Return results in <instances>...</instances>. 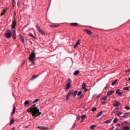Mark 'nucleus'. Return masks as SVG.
<instances>
[{
	"label": "nucleus",
	"mask_w": 130,
	"mask_h": 130,
	"mask_svg": "<svg viewBox=\"0 0 130 130\" xmlns=\"http://www.w3.org/2000/svg\"><path fill=\"white\" fill-rule=\"evenodd\" d=\"M86 88V83H82V89H84Z\"/></svg>",
	"instance_id": "nucleus-30"
},
{
	"label": "nucleus",
	"mask_w": 130,
	"mask_h": 130,
	"mask_svg": "<svg viewBox=\"0 0 130 130\" xmlns=\"http://www.w3.org/2000/svg\"><path fill=\"white\" fill-rule=\"evenodd\" d=\"M36 54L33 51L31 52V54L29 55V59L32 62H34L35 61V57Z\"/></svg>",
	"instance_id": "nucleus-2"
},
{
	"label": "nucleus",
	"mask_w": 130,
	"mask_h": 130,
	"mask_svg": "<svg viewBox=\"0 0 130 130\" xmlns=\"http://www.w3.org/2000/svg\"><path fill=\"white\" fill-rule=\"evenodd\" d=\"M81 94H82V91H80L78 92L77 94V96H80V95H81Z\"/></svg>",
	"instance_id": "nucleus-43"
},
{
	"label": "nucleus",
	"mask_w": 130,
	"mask_h": 130,
	"mask_svg": "<svg viewBox=\"0 0 130 130\" xmlns=\"http://www.w3.org/2000/svg\"><path fill=\"white\" fill-rule=\"evenodd\" d=\"M128 72H130V69L128 70Z\"/></svg>",
	"instance_id": "nucleus-53"
},
{
	"label": "nucleus",
	"mask_w": 130,
	"mask_h": 130,
	"mask_svg": "<svg viewBox=\"0 0 130 130\" xmlns=\"http://www.w3.org/2000/svg\"><path fill=\"white\" fill-rule=\"evenodd\" d=\"M80 43H81V41L80 40H79L77 42L76 44L74 45V48H75V49L77 48V47H78L79 46V45H80Z\"/></svg>",
	"instance_id": "nucleus-8"
},
{
	"label": "nucleus",
	"mask_w": 130,
	"mask_h": 130,
	"mask_svg": "<svg viewBox=\"0 0 130 130\" xmlns=\"http://www.w3.org/2000/svg\"><path fill=\"white\" fill-rule=\"evenodd\" d=\"M115 130H119L118 129H115Z\"/></svg>",
	"instance_id": "nucleus-56"
},
{
	"label": "nucleus",
	"mask_w": 130,
	"mask_h": 130,
	"mask_svg": "<svg viewBox=\"0 0 130 130\" xmlns=\"http://www.w3.org/2000/svg\"><path fill=\"white\" fill-rule=\"evenodd\" d=\"M27 111L31 113L32 116H35V117H37L42 114L41 112L39 111V109L36 106V104L31 105L30 108L27 110Z\"/></svg>",
	"instance_id": "nucleus-1"
},
{
	"label": "nucleus",
	"mask_w": 130,
	"mask_h": 130,
	"mask_svg": "<svg viewBox=\"0 0 130 130\" xmlns=\"http://www.w3.org/2000/svg\"><path fill=\"white\" fill-rule=\"evenodd\" d=\"M70 88H71V82H69L67 84V89H70Z\"/></svg>",
	"instance_id": "nucleus-19"
},
{
	"label": "nucleus",
	"mask_w": 130,
	"mask_h": 130,
	"mask_svg": "<svg viewBox=\"0 0 130 130\" xmlns=\"http://www.w3.org/2000/svg\"><path fill=\"white\" fill-rule=\"evenodd\" d=\"M124 90H125V91H128V90H129V87H126L124 88Z\"/></svg>",
	"instance_id": "nucleus-34"
},
{
	"label": "nucleus",
	"mask_w": 130,
	"mask_h": 130,
	"mask_svg": "<svg viewBox=\"0 0 130 130\" xmlns=\"http://www.w3.org/2000/svg\"><path fill=\"white\" fill-rule=\"evenodd\" d=\"M117 81H118V80L116 79L114 82H113L112 83V85L114 86V85H115V84H116V83H117Z\"/></svg>",
	"instance_id": "nucleus-25"
},
{
	"label": "nucleus",
	"mask_w": 130,
	"mask_h": 130,
	"mask_svg": "<svg viewBox=\"0 0 130 130\" xmlns=\"http://www.w3.org/2000/svg\"><path fill=\"white\" fill-rule=\"evenodd\" d=\"M102 104H105V102L102 103Z\"/></svg>",
	"instance_id": "nucleus-51"
},
{
	"label": "nucleus",
	"mask_w": 130,
	"mask_h": 130,
	"mask_svg": "<svg viewBox=\"0 0 130 130\" xmlns=\"http://www.w3.org/2000/svg\"><path fill=\"white\" fill-rule=\"evenodd\" d=\"M16 25H17V18H15L12 22V26L11 30H15V28H16Z\"/></svg>",
	"instance_id": "nucleus-4"
},
{
	"label": "nucleus",
	"mask_w": 130,
	"mask_h": 130,
	"mask_svg": "<svg viewBox=\"0 0 130 130\" xmlns=\"http://www.w3.org/2000/svg\"><path fill=\"white\" fill-rule=\"evenodd\" d=\"M121 114H122V112H117V115H118V116H120V115H121Z\"/></svg>",
	"instance_id": "nucleus-29"
},
{
	"label": "nucleus",
	"mask_w": 130,
	"mask_h": 130,
	"mask_svg": "<svg viewBox=\"0 0 130 130\" xmlns=\"http://www.w3.org/2000/svg\"><path fill=\"white\" fill-rule=\"evenodd\" d=\"M122 130H130V127L128 126H124L122 127Z\"/></svg>",
	"instance_id": "nucleus-13"
},
{
	"label": "nucleus",
	"mask_w": 130,
	"mask_h": 130,
	"mask_svg": "<svg viewBox=\"0 0 130 130\" xmlns=\"http://www.w3.org/2000/svg\"><path fill=\"white\" fill-rule=\"evenodd\" d=\"M6 12H7V10L4 9L1 14V16H4V15H5V14H6Z\"/></svg>",
	"instance_id": "nucleus-26"
},
{
	"label": "nucleus",
	"mask_w": 130,
	"mask_h": 130,
	"mask_svg": "<svg viewBox=\"0 0 130 130\" xmlns=\"http://www.w3.org/2000/svg\"><path fill=\"white\" fill-rule=\"evenodd\" d=\"M12 130H15V127H13Z\"/></svg>",
	"instance_id": "nucleus-49"
},
{
	"label": "nucleus",
	"mask_w": 130,
	"mask_h": 130,
	"mask_svg": "<svg viewBox=\"0 0 130 130\" xmlns=\"http://www.w3.org/2000/svg\"><path fill=\"white\" fill-rule=\"evenodd\" d=\"M118 120V119H117V118H115L114 120H113V122L114 123H116V122H117V121Z\"/></svg>",
	"instance_id": "nucleus-33"
},
{
	"label": "nucleus",
	"mask_w": 130,
	"mask_h": 130,
	"mask_svg": "<svg viewBox=\"0 0 130 130\" xmlns=\"http://www.w3.org/2000/svg\"><path fill=\"white\" fill-rule=\"evenodd\" d=\"M6 38H7L8 39L11 38V37H12V33H11V32H8V33L6 34Z\"/></svg>",
	"instance_id": "nucleus-10"
},
{
	"label": "nucleus",
	"mask_w": 130,
	"mask_h": 130,
	"mask_svg": "<svg viewBox=\"0 0 130 130\" xmlns=\"http://www.w3.org/2000/svg\"><path fill=\"white\" fill-rule=\"evenodd\" d=\"M103 113V111L100 112L98 113V114L96 115V117H99L101 116V115H102Z\"/></svg>",
	"instance_id": "nucleus-21"
},
{
	"label": "nucleus",
	"mask_w": 130,
	"mask_h": 130,
	"mask_svg": "<svg viewBox=\"0 0 130 130\" xmlns=\"http://www.w3.org/2000/svg\"><path fill=\"white\" fill-rule=\"evenodd\" d=\"M71 25L74 27H77V26H79V24L78 23H71Z\"/></svg>",
	"instance_id": "nucleus-18"
},
{
	"label": "nucleus",
	"mask_w": 130,
	"mask_h": 130,
	"mask_svg": "<svg viewBox=\"0 0 130 130\" xmlns=\"http://www.w3.org/2000/svg\"><path fill=\"white\" fill-rule=\"evenodd\" d=\"M38 128H40V129H42V128H43V127H42L41 126H38Z\"/></svg>",
	"instance_id": "nucleus-44"
},
{
	"label": "nucleus",
	"mask_w": 130,
	"mask_h": 130,
	"mask_svg": "<svg viewBox=\"0 0 130 130\" xmlns=\"http://www.w3.org/2000/svg\"><path fill=\"white\" fill-rule=\"evenodd\" d=\"M19 38H20L21 41H22V42H23V43H25V40H24V37H23L22 35H20Z\"/></svg>",
	"instance_id": "nucleus-12"
},
{
	"label": "nucleus",
	"mask_w": 130,
	"mask_h": 130,
	"mask_svg": "<svg viewBox=\"0 0 130 130\" xmlns=\"http://www.w3.org/2000/svg\"><path fill=\"white\" fill-rule=\"evenodd\" d=\"M79 119H80V115H78L77 116V120H79Z\"/></svg>",
	"instance_id": "nucleus-46"
},
{
	"label": "nucleus",
	"mask_w": 130,
	"mask_h": 130,
	"mask_svg": "<svg viewBox=\"0 0 130 130\" xmlns=\"http://www.w3.org/2000/svg\"><path fill=\"white\" fill-rule=\"evenodd\" d=\"M48 130L49 129V128H48V127H43V128H42V130Z\"/></svg>",
	"instance_id": "nucleus-31"
},
{
	"label": "nucleus",
	"mask_w": 130,
	"mask_h": 130,
	"mask_svg": "<svg viewBox=\"0 0 130 130\" xmlns=\"http://www.w3.org/2000/svg\"><path fill=\"white\" fill-rule=\"evenodd\" d=\"M51 28H56L57 27H59V24H53L50 25Z\"/></svg>",
	"instance_id": "nucleus-11"
},
{
	"label": "nucleus",
	"mask_w": 130,
	"mask_h": 130,
	"mask_svg": "<svg viewBox=\"0 0 130 130\" xmlns=\"http://www.w3.org/2000/svg\"><path fill=\"white\" fill-rule=\"evenodd\" d=\"M118 125H120V124H118Z\"/></svg>",
	"instance_id": "nucleus-58"
},
{
	"label": "nucleus",
	"mask_w": 130,
	"mask_h": 130,
	"mask_svg": "<svg viewBox=\"0 0 130 130\" xmlns=\"http://www.w3.org/2000/svg\"><path fill=\"white\" fill-rule=\"evenodd\" d=\"M17 5H18V7H19V6H20V3L18 2V3H17Z\"/></svg>",
	"instance_id": "nucleus-48"
},
{
	"label": "nucleus",
	"mask_w": 130,
	"mask_h": 130,
	"mask_svg": "<svg viewBox=\"0 0 130 130\" xmlns=\"http://www.w3.org/2000/svg\"><path fill=\"white\" fill-rule=\"evenodd\" d=\"M75 124H76V123H74V124L73 127H74L75 126Z\"/></svg>",
	"instance_id": "nucleus-52"
},
{
	"label": "nucleus",
	"mask_w": 130,
	"mask_h": 130,
	"mask_svg": "<svg viewBox=\"0 0 130 130\" xmlns=\"http://www.w3.org/2000/svg\"><path fill=\"white\" fill-rule=\"evenodd\" d=\"M129 115V113H125L124 114V115L122 116L123 118H126V117H127V116Z\"/></svg>",
	"instance_id": "nucleus-15"
},
{
	"label": "nucleus",
	"mask_w": 130,
	"mask_h": 130,
	"mask_svg": "<svg viewBox=\"0 0 130 130\" xmlns=\"http://www.w3.org/2000/svg\"><path fill=\"white\" fill-rule=\"evenodd\" d=\"M95 127H96V126L94 125H92L91 126L90 129H94V128H95Z\"/></svg>",
	"instance_id": "nucleus-35"
},
{
	"label": "nucleus",
	"mask_w": 130,
	"mask_h": 130,
	"mask_svg": "<svg viewBox=\"0 0 130 130\" xmlns=\"http://www.w3.org/2000/svg\"><path fill=\"white\" fill-rule=\"evenodd\" d=\"M68 81H71V79H68Z\"/></svg>",
	"instance_id": "nucleus-54"
},
{
	"label": "nucleus",
	"mask_w": 130,
	"mask_h": 130,
	"mask_svg": "<svg viewBox=\"0 0 130 130\" xmlns=\"http://www.w3.org/2000/svg\"><path fill=\"white\" fill-rule=\"evenodd\" d=\"M15 112H16V107H14L13 109V111L11 113V115H13V114H15Z\"/></svg>",
	"instance_id": "nucleus-20"
},
{
	"label": "nucleus",
	"mask_w": 130,
	"mask_h": 130,
	"mask_svg": "<svg viewBox=\"0 0 130 130\" xmlns=\"http://www.w3.org/2000/svg\"><path fill=\"white\" fill-rule=\"evenodd\" d=\"M32 64H35V63H34V61L32 62Z\"/></svg>",
	"instance_id": "nucleus-50"
},
{
	"label": "nucleus",
	"mask_w": 130,
	"mask_h": 130,
	"mask_svg": "<svg viewBox=\"0 0 130 130\" xmlns=\"http://www.w3.org/2000/svg\"><path fill=\"white\" fill-rule=\"evenodd\" d=\"M13 123H15V120L12 119L11 122H10V124H13Z\"/></svg>",
	"instance_id": "nucleus-36"
},
{
	"label": "nucleus",
	"mask_w": 130,
	"mask_h": 130,
	"mask_svg": "<svg viewBox=\"0 0 130 130\" xmlns=\"http://www.w3.org/2000/svg\"><path fill=\"white\" fill-rule=\"evenodd\" d=\"M116 94H117V95H118L119 96H121V95H122V94H123V92H120V90L118 89V90H117V91L116 92Z\"/></svg>",
	"instance_id": "nucleus-9"
},
{
	"label": "nucleus",
	"mask_w": 130,
	"mask_h": 130,
	"mask_svg": "<svg viewBox=\"0 0 130 130\" xmlns=\"http://www.w3.org/2000/svg\"><path fill=\"white\" fill-rule=\"evenodd\" d=\"M86 117H87V116L86 115H83L82 116H81V118L82 120H84V119H85Z\"/></svg>",
	"instance_id": "nucleus-23"
},
{
	"label": "nucleus",
	"mask_w": 130,
	"mask_h": 130,
	"mask_svg": "<svg viewBox=\"0 0 130 130\" xmlns=\"http://www.w3.org/2000/svg\"><path fill=\"white\" fill-rule=\"evenodd\" d=\"M86 90H87V89H85V91H86Z\"/></svg>",
	"instance_id": "nucleus-57"
},
{
	"label": "nucleus",
	"mask_w": 130,
	"mask_h": 130,
	"mask_svg": "<svg viewBox=\"0 0 130 130\" xmlns=\"http://www.w3.org/2000/svg\"><path fill=\"white\" fill-rule=\"evenodd\" d=\"M12 1L13 8H14L15 7V0H12Z\"/></svg>",
	"instance_id": "nucleus-32"
},
{
	"label": "nucleus",
	"mask_w": 130,
	"mask_h": 130,
	"mask_svg": "<svg viewBox=\"0 0 130 130\" xmlns=\"http://www.w3.org/2000/svg\"><path fill=\"white\" fill-rule=\"evenodd\" d=\"M73 93V91H69L67 94V95L66 96V100L67 101H69V99L70 98V96H71V95H72V94Z\"/></svg>",
	"instance_id": "nucleus-5"
},
{
	"label": "nucleus",
	"mask_w": 130,
	"mask_h": 130,
	"mask_svg": "<svg viewBox=\"0 0 130 130\" xmlns=\"http://www.w3.org/2000/svg\"><path fill=\"white\" fill-rule=\"evenodd\" d=\"M14 19H16V11L14 12Z\"/></svg>",
	"instance_id": "nucleus-45"
},
{
	"label": "nucleus",
	"mask_w": 130,
	"mask_h": 130,
	"mask_svg": "<svg viewBox=\"0 0 130 130\" xmlns=\"http://www.w3.org/2000/svg\"><path fill=\"white\" fill-rule=\"evenodd\" d=\"M28 104H29V101H26L24 102V105H28Z\"/></svg>",
	"instance_id": "nucleus-37"
},
{
	"label": "nucleus",
	"mask_w": 130,
	"mask_h": 130,
	"mask_svg": "<svg viewBox=\"0 0 130 130\" xmlns=\"http://www.w3.org/2000/svg\"><path fill=\"white\" fill-rule=\"evenodd\" d=\"M29 36H30V37H32V38H34L35 39H36V38H35V37H34V36H33V34H30Z\"/></svg>",
	"instance_id": "nucleus-39"
},
{
	"label": "nucleus",
	"mask_w": 130,
	"mask_h": 130,
	"mask_svg": "<svg viewBox=\"0 0 130 130\" xmlns=\"http://www.w3.org/2000/svg\"><path fill=\"white\" fill-rule=\"evenodd\" d=\"M106 99H107V96H104L102 98V100L104 101L106 100Z\"/></svg>",
	"instance_id": "nucleus-41"
},
{
	"label": "nucleus",
	"mask_w": 130,
	"mask_h": 130,
	"mask_svg": "<svg viewBox=\"0 0 130 130\" xmlns=\"http://www.w3.org/2000/svg\"><path fill=\"white\" fill-rule=\"evenodd\" d=\"M113 106L117 107H118V106H120V103H119V102H118L117 101H115L113 103Z\"/></svg>",
	"instance_id": "nucleus-7"
},
{
	"label": "nucleus",
	"mask_w": 130,
	"mask_h": 130,
	"mask_svg": "<svg viewBox=\"0 0 130 130\" xmlns=\"http://www.w3.org/2000/svg\"><path fill=\"white\" fill-rule=\"evenodd\" d=\"M37 77H38V75H33L32 76V78L30 79V80H34V79H36V78H37Z\"/></svg>",
	"instance_id": "nucleus-24"
},
{
	"label": "nucleus",
	"mask_w": 130,
	"mask_h": 130,
	"mask_svg": "<svg viewBox=\"0 0 130 130\" xmlns=\"http://www.w3.org/2000/svg\"><path fill=\"white\" fill-rule=\"evenodd\" d=\"M117 110H118V108H116V109L114 110L113 113H115Z\"/></svg>",
	"instance_id": "nucleus-38"
},
{
	"label": "nucleus",
	"mask_w": 130,
	"mask_h": 130,
	"mask_svg": "<svg viewBox=\"0 0 130 130\" xmlns=\"http://www.w3.org/2000/svg\"><path fill=\"white\" fill-rule=\"evenodd\" d=\"M12 37L13 38V39H16V30H15V29H13L12 30Z\"/></svg>",
	"instance_id": "nucleus-6"
},
{
	"label": "nucleus",
	"mask_w": 130,
	"mask_h": 130,
	"mask_svg": "<svg viewBox=\"0 0 130 130\" xmlns=\"http://www.w3.org/2000/svg\"><path fill=\"white\" fill-rule=\"evenodd\" d=\"M37 28L39 32L40 33V34H41V35H43V36L46 35V34L45 33V32H44L43 30L40 28V27H39V25H38V24H37Z\"/></svg>",
	"instance_id": "nucleus-3"
},
{
	"label": "nucleus",
	"mask_w": 130,
	"mask_h": 130,
	"mask_svg": "<svg viewBox=\"0 0 130 130\" xmlns=\"http://www.w3.org/2000/svg\"><path fill=\"white\" fill-rule=\"evenodd\" d=\"M96 109L97 108L96 107H94L92 109V111L94 112V111H96Z\"/></svg>",
	"instance_id": "nucleus-42"
},
{
	"label": "nucleus",
	"mask_w": 130,
	"mask_h": 130,
	"mask_svg": "<svg viewBox=\"0 0 130 130\" xmlns=\"http://www.w3.org/2000/svg\"><path fill=\"white\" fill-rule=\"evenodd\" d=\"M38 101H40V99H37L33 102L32 104H34V103H37V102H38Z\"/></svg>",
	"instance_id": "nucleus-27"
},
{
	"label": "nucleus",
	"mask_w": 130,
	"mask_h": 130,
	"mask_svg": "<svg viewBox=\"0 0 130 130\" xmlns=\"http://www.w3.org/2000/svg\"><path fill=\"white\" fill-rule=\"evenodd\" d=\"M114 93V91L111 90V91L108 92L107 95L108 96H111V95H112V94H113Z\"/></svg>",
	"instance_id": "nucleus-17"
},
{
	"label": "nucleus",
	"mask_w": 130,
	"mask_h": 130,
	"mask_svg": "<svg viewBox=\"0 0 130 130\" xmlns=\"http://www.w3.org/2000/svg\"><path fill=\"white\" fill-rule=\"evenodd\" d=\"M125 109H127V110H129L130 109V107L127 106H125Z\"/></svg>",
	"instance_id": "nucleus-40"
},
{
	"label": "nucleus",
	"mask_w": 130,
	"mask_h": 130,
	"mask_svg": "<svg viewBox=\"0 0 130 130\" xmlns=\"http://www.w3.org/2000/svg\"><path fill=\"white\" fill-rule=\"evenodd\" d=\"M111 122V120H107L106 121H105L104 122V123H110Z\"/></svg>",
	"instance_id": "nucleus-28"
},
{
	"label": "nucleus",
	"mask_w": 130,
	"mask_h": 130,
	"mask_svg": "<svg viewBox=\"0 0 130 130\" xmlns=\"http://www.w3.org/2000/svg\"><path fill=\"white\" fill-rule=\"evenodd\" d=\"M25 64V63H24V62H23L22 64Z\"/></svg>",
	"instance_id": "nucleus-55"
},
{
	"label": "nucleus",
	"mask_w": 130,
	"mask_h": 130,
	"mask_svg": "<svg viewBox=\"0 0 130 130\" xmlns=\"http://www.w3.org/2000/svg\"><path fill=\"white\" fill-rule=\"evenodd\" d=\"M118 125H120V124H118Z\"/></svg>",
	"instance_id": "nucleus-59"
},
{
	"label": "nucleus",
	"mask_w": 130,
	"mask_h": 130,
	"mask_svg": "<svg viewBox=\"0 0 130 130\" xmlns=\"http://www.w3.org/2000/svg\"><path fill=\"white\" fill-rule=\"evenodd\" d=\"M72 94L74 96V97H76V95L78 94V91H75Z\"/></svg>",
	"instance_id": "nucleus-22"
},
{
	"label": "nucleus",
	"mask_w": 130,
	"mask_h": 130,
	"mask_svg": "<svg viewBox=\"0 0 130 130\" xmlns=\"http://www.w3.org/2000/svg\"><path fill=\"white\" fill-rule=\"evenodd\" d=\"M84 31L85 32H87V34H88V35H92V32L91 31V30H90L89 29H86L84 30Z\"/></svg>",
	"instance_id": "nucleus-14"
},
{
	"label": "nucleus",
	"mask_w": 130,
	"mask_h": 130,
	"mask_svg": "<svg viewBox=\"0 0 130 130\" xmlns=\"http://www.w3.org/2000/svg\"><path fill=\"white\" fill-rule=\"evenodd\" d=\"M79 74H80V71L77 70L74 73L73 75L74 76H78V75H79Z\"/></svg>",
	"instance_id": "nucleus-16"
},
{
	"label": "nucleus",
	"mask_w": 130,
	"mask_h": 130,
	"mask_svg": "<svg viewBox=\"0 0 130 130\" xmlns=\"http://www.w3.org/2000/svg\"><path fill=\"white\" fill-rule=\"evenodd\" d=\"M7 32H8V33H10V32H11V30L8 29V30H7Z\"/></svg>",
	"instance_id": "nucleus-47"
}]
</instances>
